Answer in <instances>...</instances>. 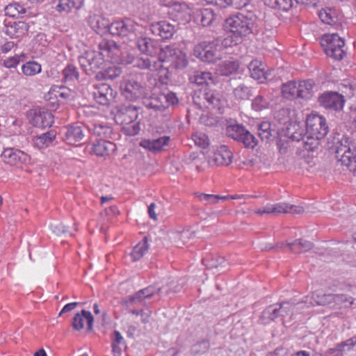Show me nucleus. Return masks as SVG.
<instances>
[{"label":"nucleus","instance_id":"nucleus-4","mask_svg":"<svg viewBox=\"0 0 356 356\" xmlns=\"http://www.w3.org/2000/svg\"><path fill=\"white\" fill-rule=\"evenodd\" d=\"M193 99L200 109L207 108L219 113H222L227 103L220 92L210 89L195 93Z\"/></svg>","mask_w":356,"mask_h":356},{"label":"nucleus","instance_id":"nucleus-26","mask_svg":"<svg viewBox=\"0 0 356 356\" xmlns=\"http://www.w3.org/2000/svg\"><path fill=\"white\" fill-rule=\"evenodd\" d=\"M72 91L64 86H53L45 95L46 99L51 101L56 99L58 102H63L72 97Z\"/></svg>","mask_w":356,"mask_h":356},{"label":"nucleus","instance_id":"nucleus-6","mask_svg":"<svg viewBox=\"0 0 356 356\" xmlns=\"http://www.w3.org/2000/svg\"><path fill=\"white\" fill-rule=\"evenodd\" d=\"M138 111L136 106L132 105H122L119 107L115 115V121L123 125H127L124 129L128 135H137L140 127L139 122H136L138 118Z\"/></svg>","mask_w":356,"mask_h":356},{"label":"nucleus","instance_id":"nucleus-2","mask_svg":"<svg viewBox=\"0 0 356 356\" xmlns=\"http://www.w3.org/2000/svg\"><path fill=\"white\" fill-rule=\"evenodd\" d=\"M337 162L356 176V143L347 135L337 134L334 138Z\"/></svg>","mask_w":356,"mask_h":356},{"label":"nucleus","instance_id":"nucleus-31","mask_svg":"<svg viewBox=\"0 0 356 356\" xmlns=\"http://www.w3.org/2000/svg\"><path fill=\"white\" fill-rule=\"evenodd\" d=\"M83 2L84 0H54L56 10L64 13H70L72 8H81Z\"/></svg>","mask_w":356,"mask_h":356},{"label":"nucleus","instance_id":"nucleus-23","mask_svg":"<svg viewBox=\"0 0 356 356\" xmlns=\"http://www.w3.org/2000/svg\"><path fill=\"white\" fill-rule=\"evenodd\" d=\"M233 154L225 145H221L213 153L210 162L217 165L227 166L232 162Z\"/></svg>","mask_w":356,"mask_h":356},{"label":"nucleus","instance_id":"nucleus-13","mask_svg":"<svg viewBox=\"0 0 356 356\" xmlns=\"http://www.w3.org/2000/svg\"><path fill=\"white\" fill-rule=\"evenodd\" d=\"M104 59L97 51H87L79 57V62L85 72L90 75L102 67Z\"/></svg>","mask_w":356,"mask_h":356},{"label":"nucleus","instance_id":"nucleus-51","mask_svg":"<svg viewBox=\"0 0 356 356\" xmlns=\"http://www.w3.org/2000/svg\"><path fill=\"white\" fill-rule=\"evenodd\" d=\"M63 78L65 82L77 80L79 79L77 68L73 65H67L63 70Z\"/></svg>","mask_w":356,"mask_h":356},{"label":"nucleus","instance_id":"nucleus-11","mask_svg":"<svg viewBox=\"0 0 356 356\" xmlns=\"http://www.w3.org/2000/svg\"><path fill=\"white\" fill-rule=\"evenodd\" d=\"M292 308L293 305L286 302L270 305L262 312L259 322L264 325L268 324L279 316L289 315Z\"/></svg>","mask_w":356,"mask_h":356},{"label":"nucleus","instance_id":"nucleus-49","mask_svg":"<svg viewBox=\"0 0 356 356\" xmlns=\"http://www.w3.org/2000/svg\"><path fill=\"white\" fill-rule=\"evenodd\" d=\"M312 300L318 305H325L333 302V294H325L323 292H314L312 296Z\"/></svg>","mask_w":356,"mask_h":356},{"label":"nucleus","instance_id":"nucleus-30","mask_svg":"<svg viewBox=\"0 0 356 356\" xmlns=\"http://www.w3.org/2000/svg\"><path fill=\"white\" fill-rule=\"evenodd\" d=\"M170 141V136H163L156 139L149 140L144 139L142 140L140 145L145 149L149 151L156 152L159 151L165 145H167Z\"/></svg>","mask_w":356,"mask_h":356},{"label":"nucleus","instance_id":"nucleus-48","mask_svg":"<svg viewBox=\"0 0 356 356\" xmlns=\"http://www.w3.org/2000/svg\"><path fill=\"white\" fill-rule=\"evenodd\" d=\"M246 129L239 124L230 125L227 127V134L235 140L240 141Z\"/></svg>","mask_w":356,"mask_h":356},{"label":"nucleus","instance_id":"nucleus-63","mask_svg":"<svg viewBox=\"0 0 356 356\" xmlns=\"http://www.w3.org/2000/svg\"><path fill=\"white\" fill-rule=\"evenodd\" d=\"M273 206V214H279V213H287V208L289 207V204L281 202L272 204Z\"/></svg>","mask_w":356,"mask_h":356},{"label":"nucleus","instance_id":"nucleus-5","mask_svg":"<svg viewBox=\"0 0 356 356\" xmlns=\"http://www.w3.org/2000/svg\"><path fill=\"white\" fill-rule=\"evenodd\" d=\"M159 61L161 62V64L163 63H169L166 67L163 65L161 74H163L165 76L168 72V67L181 70L188 65V60L186 54L179 49L175 48L170 45H167L159 49Z\"/></svg>","mask_w":356,"mask_h":356},{"label":"nucleus","instance_id":"nucleus-41","mask_svg":"<svg viewBox=\"0 0 356 356\" xmlns=\"http://www.w3.org/2000/svg\"><path fill=\"white\" fill-rule=\"evenodd\" d=\"M282 93L284 97L286 99L298 98V83L291 81L283 83L282 86Z\"/></svg>","mask_w":356,"mask_h":356},{"label":"nucleus","instance_id":"nucleus-37","mask_svg":"<svg viewBox=\"0 0 356 356\" xmlns=\"http://www.w3.org/2000/svg\"><path fill=\"white\" fill-rule=\"evenodd\" d=\"M5 14L13 18L22 17L26 13V8L18 2H12L4 8Z\"/></svg>","mask_w":356,"mask_h":356},{"label":"nucleus","instance_id":"nucleus-10","mask_svg":"<svg viewBox=\"0 0 356 356\" xmlns=\"http://www.w3.org/2000/svg\"><path fill=\"white\" fill-rule=\"evenodd\" d=\"M1 159L5 164L19 168L31 162V156L28 154L15 147L4 148Z\"/></svg>","mask_w":356,"mask_h":356},{"label":"nucleus","instance_id":"nucleus-43","mask_svg":"<svg viewBox=\"0 0 356 356\" xmlns=\"http://www.w3.org/2000/svg\"><path fill=\"white\" fill-rule=\"evenodd\" d=\"M42 66L35 61H28L22 66V71L26 76H33L41 72Z\"/></svg>","mask_w":356,"mask_h":356},{"label":"nucleus","instance_id":"nucleus-14","mask_svg":"<svg viewBox=\"0 0 356 356\" xmlns=\"http://www.w3.org/2000/svg\"><path fill=\"white\" fill-rule=\"evenodd\" d=\"M139 25L134 20L126 18L123 20H118L111 23L108 32L113 35L127 37L135 35V32Z\"/></svg>","mask_w":356,"mask_h":356},{"label":"nucleus","instance_id":"nucleus-50","mask_svg":"<svg viewBox=\"0 0 356 356\" xmlns=\"http://www.w3.org/2000/svg\"><path fill=\"white\" fill-rule=\"evenodd\" d=\"M234 97L240 100L248 99L252 95L250 88L244 84H241L234 90Z\"/></svg>","mask_w":356,"mask_h":356},{"label":"nucleus","instance_id":"nucleus-62","mask_svg":"<svg viewBox=\"0 0 356 356\" xmlns=\"http://www.w3.org/2000/svg\"><path fill=\"white\" fill-rule=\"evenodd\" d=\"M249 0H225V8L231 6L240 9L247 6Z\"/></svg>","mask_w":356,"mask_h":356},{"label":"nucleus","instance_id":"nucleus-12","mask_svg":"<svg viewBox=\"0 0 356 356\" xmlns=\"http://www.w3.org/2000/svg\"><path fill=\"white\" fill-rule=\"evenodd\" d=\"M29 28V24L25 22L7 21L4 16L0 15V31L11 38H19L24 36L27 33Z\"/></svg>","mask_w":356,"mask_h":356},{"label":"nucleus","instance_id":"nucleus-60","mask_svg":"<svg viewBox=\"0 0 356 356\" xmlns=\"http://www.w3.org/2000/svg\"><path fill=\"white\" fill-rule=\"evenodd\" d=\"M160 290L161 288L159 287L149 286L140 291H141V293L143 296V297H145V299H149L151 297H152L154 294L158 293L160 291Z\"/></svg>","mask_w":356,"mask_h":356},{"label":"nucleus","instance_id":"nucleus-27","mask_svg":"<svg viewBox=\"0 0 356 356\" xmlns=\"http://www.w3.org/2000/svg\"><path fill=\"white\" fill-rule=\"evenodd\" d=\"M250 76L255 80L263 83L268 78V74L265 71V65L260 60H254L248 65Z\"/></svg>","mask_w":356,"mask_h":356},{"label":"nucleus","instance_id":"nucleus-45","mask_svg":"<svg viewBox=\"0 0 356 356\" xmlns=\"http://www.w3.org/2000/svg\"><path fill=\"white\" fill-rule=\"evenodd\" d=\"M93 134L102 138H111L113 129L107 124L97 123L94 124Z\"/></svg>","mask_w":356,"mask_h":356},{"label":"nucleus","instance_id":"nucleus-57","mask_svg":"<svg viewBox=\"0 0 356 356\" xmlns=\"http://www.w3.org/2000/svg\"><path fill=\"white\" fill-rule=\"evenodd\" d=\"M228 197H222L218 195H211L201 193L199 195V198L201 201L205 202L209 204L217 203L220 200H225Z\"/></svg>","mask_w":356,"mask_h":356},{"label":"nucleus","instance_id":"nucleus-44","mask_svg":"<svg viewBox=\"0 0 356 356\" xmlns=\"http://www.w3.org/2000/svg\"><path fill=\"white\" fill-rule=\"evenodd\" d=\"M226 260L225 257L220 256H209L202 259V264L207 268H216L218 267H225Z\"/></svg>","mask_w":356,"mask_h":356},{"label":"nucleus","instance_id":"nucleus-1","mask_svg":"<svg viewBox=\"0 0 356 356\" xmlns=\"http://www.w3.org/2000/svg\"><path fill=\"white\" fill-rule=\"evenodd\" d=\"M224 28L226 36L221 43L225 47L237 45L241 43L245 37L253 33L256 28V17L237 13L227 18Z\"/></svg>","mask_w":356,"mask_h":356},{"label":"nucleus","instance_id":"nucleus-38","mask_svg":"<svg viewBox=\"0 0 356 356\" xmlns=\"http://www.w3.org/2000/svg\"><path fill=\"white\" fill-rule=\"evenodd\" d=\"M270 99L265 91L258 95L252 102V107L256 111H261L268 108Z\"/></svg>","mask_w":356,"mask_h":356},{"label":"nucleus","instance_id":"nucleus-29","mask_svg":"<svg viewBox=\"0 0 356 356\" xmlns=\"http://www.w3.org/2000/svg\"><path fill=\"white\" fill-rule=\"evenodd\" d=\"M316 86L314 80H302L298 83V98L309 99L314 94Z\"/></svg>","mask_w":356,"mask_h":356},{"label":"nucleus","instance_id":"nucleus-28","mask_svg":"<svg viewBox=\"0 0 356 356\" xmlns=\"http://www.w3.org/2000/svg\"><path fill=\"white\" fill-rule=\"evenodd\" d=\"M116 149L115 143L100 139L92 145V152L97 156H106Z\"/></svg>","mask_w":356,"mask_h":356},{"label":"nucleus","instance_id":"nucleus-16","mask_svg":"<svg viewBox=\"0 0 356 356\" xmlns=\"http://www.w3.org/2000/svg\"><path fill=\"white\" fill-rule=\"evenodd\" d=\"M318 102L325 108L337 111L343 108L345 99L337 92H326L318 97Z\"/></svg>","mask_w":356,"mask_h":356},{"label":"nucleus","instance_id":"nucleus-52","mask_svg":"<svg viewBox=\"0 0 356 356\" xmlns=\"http://www.w3.org/2000/svg\"><path fill=\"white\" fill-rule=\"evenodd\" d=\"M293 1L294 0H270V5L273 8L287 11L293 6Z\"/></svg>","mask_w":356,"mask_h":356},{"label":"nucleus","instance_id":"nucleus-64","mask_svg":"<svg viewBox=\"0 0 356 356\" xmlns=\"http://www.w3.org/2000/svg\"><path fill=\"white\" fill-rule=\"evenodd\" d=\"M136 58L131 53L124 52L121 54L120 62L124 65L134 64Z\"/></svg>","mask_w":356,"mask_h":356},{"label":"nucleus","instance_id":"nucleus-15","mask_svg":"<svg viewBox=\"0 0 356 356\" xmlns=\"http://www.w3.org/2000/svg\"><path fill=\"white\" fill-rule=\"evenodd\" d=\"M193 54L201 60L207 63H213L219 58L217 45L213 42H202L195 45Z\"/></svg>","mask_w":356,"mask_h":356},{"label":"nucleus","instance_id":"nucleus-32","mask_svg":"<svg viewBox=\"0 0 356 356\" xmlns=\"http://www.w3.org/2000/svg\"><path fill=\"white\" fill-rule=\"evenodd\" d=\"M98 48L103 58H112L116 51H119V45L113 40H102L98 44Z\"/></svg>","mask_w":356,"mask_h":356},{"label":"nucleus","instance_id":"nucleus-8","mask_svg":"<svg viewBox=\"0 0 356 356\" xmlns=\"http://www.w3.org/2000/svg\"><path fill=\"white\" fill-rule=\"evenodd\" d=\"M321 44L327 56L341 60L346 56L344 40L338 34H325L321 39Z\"/></svg>","mask_w":356,"mask_h":356},{"label":"nucleus","instance_id":"nucleus-3","mask_svg":"<svg viewBox=\"0 0 356 356\" xmlns=\"http://www.w3.org/2000/svg\"><path fill=\"white\" fill-rule=\"evenodd\" d=\"M328 130L324 117L317 113L308 115L306 120V135L310 141H305V149L307 151H314L318 146V141L327 135Z\"/></svg>","mask_w":356,"mask_h":356},{"label":"nucleus","instance_id":"nucleus-19","mask_svg":"<svg viewBox=\"0 0 356 356\" xmlns=\"http://www.w3.org/2000/svg\"><path fill=\"white\" fill-rule=\"evenodd\" d=\"M28 115L30 122L36 127L44 129L51 127L54 122L53 115L47 111L31 110Z\"/></svg>","mask_w":356,"mask_h":356},{"label":"nucleus","instance_id":"nucleus-39","mask_svg":"<svg viewBox=\"0 0 356 356\" xmlns=\"http://www.w3.org/2000/svg\"><path fill=\"white\" fill-rule=\"evenodd\" d=\"M190 81L197 85H209L213 83L212 74L208 72L196 71L190 76Z\"/></svg>","mask_w":356,"mask_h":356},{"label":"nucleus","instance_id":"nucleus-56","mask_svg":"<svg viewBox=\"0 0 356 356\" xmlns=\"http://www.w3.org/2000/svg\"><path fill=\"white\" fill-rule=\"evenodd\" d=\"M240 141L248 148H254L257 144V138L247 130L245 131V133H244Z\"/></svg>","mask_w":356,"mask_h":356},{"label":"nucleus","instance_id":"nucleus-54","mask_svg":"<svg viewBox=\"0 0 356 356\" xmlns=\"http://www.w3.org/2000/svg\"><path fill=\"white\" fill-rule=\"evenodd\" d=\"M192 138L197 146L205 149L209 146V140L208 136L204 133H196L193 135Z\"/></svg>","mask_w":356,"mask_h":356},{"label":"nucleus","instance_id":"nucleus-35","mask_svg":"<svg viewBox=\"0 0 356 356\" xmlns=\"http://www.w3.org/2000/svg\"><path fill=\"white\" fill-rule=\"evenodd\" d=\"M89 23L91 27L97 31H108L111 24L108 19L98 15L90 16Z\"/></svg>","mask_w":356,"mask_h":356},{"label":"nucleus","instance_id":"nucleus-40","mask_svg":"<svg viewBox=\"0 0 356 356\" xmlns=\"http://www.w3.org/2000/svg\"><path fill=\"white\" fill-rule=\"evenodd\" d=\"M239 65L236 61L227 60L219 65L218 72L221 76H229L236 73L238 69Z\"/></svg>","mask_w":356,"mask_h":356},{"label":"nucleus","instance_id":"nucleus-17","mask_svg":"<svg viewBox=\"0 0 356 356\" xmlns=\"http://www.w3.org/2000/svg\"><path fill=\"white\" fill-rule=\"evenodd\" d=\"M87 129L80 123H74L64 127L63 130V139L67 144L74 145L81 143L85 137Z\"/></svg>","mask_w":356,"mask_h":356},{"label":"nucleus","instance_id":"nucleus-22","mask_svg":"<svg viewBox=\"0 0 356 356\" xmlns=\"http://www.w3.org/2000/svg\"><path fill=\"white\" fill-rule=\"evenodd\" d=\"M170 17L179 24H184L190 20V12L186 4H174L169 10Z\"/></svg>","mask_w":356,"mask_h":356},{"label":"nucleus","instance_id":"nucleus-53","mask_svg":"<svg viewBox=\"0 0 356 356\" xmlns=\"http://www.w3.org/2000/svg\"><path fill=\"white\" fill-rule=\"evenodd\" d=\"M318 16L321 21L325 24H331L335 22L334 12L330 8H324L319 11Z\"/></svg>","mask_w":356,"mask_h":356},{"label":"nucleus","instance_id":"nucleus-25","mask_svg":"<svg viewBox=\"0 0 356 356\" xmlns=\"http://www.w3.org/2000/svg\"><path fill=\"white\" fill-rule=\"evenodd\" d=\"M136 47L140 53L152 56L156 54L159 48L156 43L152 39L147 37H139L137 38Z\"/></svg>","mask_w":356,"mask_h":356},{"label":"nucleus","instance_id":"nucleus-42","mask_svg":"<svg viewBox=\"0 0 356 356\" xmlns=\"http://www.w3.org/2000/svg\"><path fill=\"white\" fill-rule=\"evenodd\" d=\"M149 245L146 240L139 242L133 249L130 256L133 261L140 259L147 252Z\"/></svg>","mask_w":356,"mask_h":356},{"label":"nucleus","instance_id":"nucleus-21","mask_svg":"<svg viewBox=\"0 0 356 356\" xmlns=\"http://www.w3.org/2000/svg\"><path fill=\"white\" fill-rule=\"evenodd\" d=\"M85 322H86L87 330L91 331L93 327L94 318L90 312L83 309L73 317L72 327L74 330L79 331L84 327Z\"/></svg>","mask_w":356,"mask_h":356},{"label":"nucleus","instance_id":"nucleus-20","mask_svg":"<svg viewBox=\"0 0 356 356\" xmlns=\"http://www.w3.org/2000/svg\"><path fill=\"white\" fill-rule=\"evenodd\" d=\"M149 30L153 35L163 40L170 39L175 33V25L165 20L152 23Z\"/></svg>","mask_w":356,"mask_h":356},{"label":"nucleus","instance_id":"nucleus-24","mask_svg":"<svg viewBox=\"0 0 356 356\" xmlns=\"http://www.w3.org/2000/svg\"><path fill=\"white\" fill-rule=\"evenodd\" d=\"M134 67L143 70L157 71L161 74L163 70V64H161L159 59L156 61L152 60L149 58L144 56L136 57Z\"/></svg>","mask_w":356,"mask_h":356},{"label":"nucleus","instance_id":"nucleus-33","mask_svg":"<svg viewBox=\"0 0 356 356\" xmlns=\"http://www.w3.org/2000/svg\"><path fill=\"white\" fill-rule=\"evenodd\" d=\"M290 251L295 254L305 252L311 250L314 247V244L307 240L300 238L289 242L286 244Z\"/></svg>","mask_w":356,"mask_h":356},{"label":"nucleus","instance_id":"nucleus-46","mask_svg":"<svg viewBox=\"0 0 356 356\" xmlns=\"http://www.w3.org/2000/svg\"><path fill=\"white\" fill-rule=\"evenodd\" d=\"M200 22L203 26H209L212 24L216 19V15L213 10L210 8H204L200 10L198 15Z\"/></svg>","mask_w":356,"mask_h":356},{"label":"nucleus","instance_id":"nucleus-9","mask_svg":"<svg viewBox=\"0 0 356 356\" xmlns=\"http://www.w3.org/2000/svg\"><path fill=\"white\" fill-rule=\"evenodd\" d=\"M143 99V105L154 111H164L170 106H174L178 103L176 95L172 92L167 94L160 93Z\"/></svg>","mask_w":356,"mask_h":356},{"label":"nucleus","instance_id":"nucleus-18","mask_svg":"<svg viewBox=\"0 0 356 356\" xmlns=\"http://www.w3.org/2000/svg\"><path fill=\"white\" fill-rule=\"evenodd\" d=\"M90 95L101 105H108L113 99V90L106 83H98L91 86Z\"/></svg>","mask_w":356,"mask_h":356},{"label":"nucleus","instance_id":"nucleus-47","mask_svg":"<svg viewBox=\"0 0 356 356\" xmlns=\"http://www.w3.org/2000/svg\"><path fill=\"white\" fill-rule=\"evenodd\" d=\"M273 131L268 122H263L258 127V135L263 141L268 142L273 136Z\"/></svg>","mask_w":356,"mask_h":356},{"label":"nucleus","instance_id":"nucleus-36","mask_svg":"<svg viewBox=\"0 0 356 356\" xmlns=\"http://www.w3.org/2000/svg\"><path fill=\"white\" fill-rule=\"evenodd\" d=\"M112 351L115 356L120 355L123 348L126 347L124 337L118 330H115L111 334Z\"/></svg>","mask_w":356,"mask_h":356},{"label":"nucleus","instance_id":"nucleus-58","mask_svg":"<svg viewBox=\"0 0 356 356\" xmlns=\"http://www.w3.org/2000/svg\"><path fill=\"white\" fill-rule=\"evenodd\" d=\"M20 62L18 56L7 58L1 60V65L6 68L15 67Z\"/></svg>","mask_w":356,"mask_h":356},{"label":"nucleus","instance_id":"nucleus-55","mask_svg":"<svg viewBox=\"0 0 356 356\" xmlns=\"http://www.w3.org/2000/svg\"><path fill=\"white\" fill-rule=\"evenodd\" d=\"M210 347L208 340H202L195 343L192 348L194 355L205 353Z\"/></svg>","mask_w":356,"mask_h":356},{"label":"nucleus","instance_id":"nucleus-34","mask_svg":"<svg viewBox=\"0 0 356 356\" xmlns=\"http://www.w3.org/2000/svg\"><path fill=\"white\" fill-rule=\"evenodd\" d=\"M56 132L54 130L49 131L36 137L35 145L39 149H44L53 144L56 139Z\"/></svg>","mask_w":356,"mask_h":356},{"label":"nucleus","instance_id":"nucleus-7","mask_svg":"<svg viewBox=\"0 0 356 356\" xmlns=\"http://www.w3.org/2000/svg\"><path fill=\"white\" fill-rule=\"evenodd\" d=\"M142 74H136L134 76L124 79L121 84L122 95L127 99L136 101L139 99H143L148 95V91L145 83L139 81Z\"/></svg>","mask_w":356,"mask_h":356},{"label":"nucleus","instance_id":"nucleus-59","mask_svg":"<svg viewBox=\"0 0 356 356\" xmlns=\"http://www.w3.org/2000/svg\"><path fill=\"white\" fill-rule=\"evenodd\" d=\"M141 293L140 291H137L132 296H130L127 298V299L124 300V302L127 304H138L143 302L145 300V297Z\"/></svg>","mask_w":356,"mask_h":356},{"label":"nucleus","instance_id":"nucleus-61","mask_svg":"<svg viewBox=\"0 0 356 356\" xmlns=\"http://www.w3.org/2000/svg\"><path fill=\"white\" fill-rule=\"evenodd\" d=\"M290 129H289L288 132L289 134H291V138H292L293 140L300 141V140H302L305 145V141H310V140H308L307 138L306 133L304 134L303 129H300L299 131H298L296 129V131H294V132H290Z\"/></svg>","mask_w":356,"mask_h":356}]
</instances>
